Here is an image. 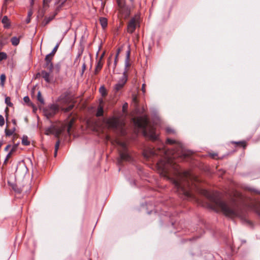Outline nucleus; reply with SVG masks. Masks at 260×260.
<instances>
[{"label":"nucleus","mask_w":260,"mask_h":260,"mask_svg":"<svg viewBox=\"0 0 260 260\" xmlns=\"http://www.w3.org/2000/svg\"><path fill=\"white\" fill-rule=\"evenodd\" d=\"M167 143L174 146L172 156L169 157L166 154L165 158L158 161L157 167L158 172L161 175L170 180L176 191L183 194L185 197H190L189 183L186 180L189 175V173L185 172L183 177H182L178 165L173 160L176 156L185 155L183 145L181 142L170 138L167 139Z\"/></svg>","instance_id":"1"},{"label":"nucleus","mask_w":260,"mask_h":260,"mask_svg":"<svg viewBox=\"0 0 260 260\" xmlns=\"http://www.w3.org/2000/svg\"><path fill=\"white\" fill-rule=\"evenodd\" d=\"M203 194L209 200L210 208L216 212L221 211L225 216L231 218L241 216V203L243 199L239 192L235 193V197L231 199L230 203L223 201L217 192L205 190Z\"/></svg>","instance_id":"2"},{"label":"nucleus","mask_w":260,"mask_h":260,"mask_svg":"<svg viewBox=\"0 0 260 260\" xmlns=\"http://www.w3.org/2000/svg\"><path fill=\"white\" fill-rule=\"evenodd\" d=\"M134 122L136 126L143 130L144 135L145 136L149 135L150 138L154 141L157 140L158 136L154 132L153 129H151L149 131V134L147 133V126L149 124V121L146 117H140L135 118L134 119Z\"/></svg>","instance_id":"3"},{"label":"nucleus","mask_w":260,"mask_h":260,"mask_svg":"<svg viewBox=\"0 0 260 260\" xmlns=\"http://www.w3.org/2000/svg\"><path fill=\"white\" fill-rule=\"evenodd\" d=\"M117 144L119 146V153L120 158L118 161L120 164L122 160L130 161L132 160V156L129 152L127 144L125 142L118 141Z\"/></svg>","instance_id":"4"},{"label":"nucleus","mask_w":260,"mask_h":260,"mask_svg":"<svg viewBox=\"0 0 260 260\" xmlns=\"http://www.w3.org/2000/svg\"><path fill=\"white\" fill-rule=\"evenodd\" d=\"M108 126L114 129H122L124 126V122L121 119L117 117H112L108 118L106 122Z\"/></svg>","instance_id":"5"},{"label":"nucleus","mask_w":260,"mask_h":260,"mask_svg":"<svg viewBox=\"0 0 260 260\" xmlns=\"http://www.w3.org/2000/svg\"><path fill=\"white\" fill-rule=\"evenodd\" d=\"M58 109V105L56 104L50 105L44 110L45 115L48 118H50L57 113Z\"/></svg>","instance_id":"6"},{"label":"nucleus","mask_w":260,"mask_h":260,"mask_svg":"<svg viewBox=\"0 0 260 260\" xmlns=\"http://www.w3.org/2000/svg\"><path fill=\"white\" fill-rule=\"evenodd\" d=\"M161 148H159L158 150H156L153 148H147L145 149L143 152V156L147 159H149L152 157L159 155Z\"/></svg>","instance_id":"7"},{"label":"nucleus","mask_w":260,"mask_h":260,"mask_svg":"<svg viewBox=\"0 0 260 260\" xmlns=\"http://www.w3.org/2000/svg\"><path fill=\"white\" fill-rule=\"evenodd\" d=\"M119 13V17L121 18H127L131 13V10L128 6L125 5L117 9Z\"/></svg>","instance_id":"8"},{"label":"nucleus","mask_w":260,"mask_h":260,"mask_svg":"<svg viewBox=\"0 0 260 260\" xmlns=\"http://www.w3.org/2000/svg\"><path fill=\"white\" fill-rule=\"evenodd\" d=\"M127 80V75H125V73H123V75L121 78L118 81V82L115 84L114 87V90L115 92H118L121 89L123 88Z\"/></svg>","instance_id":"9"},{"label":"nucleus","mask_w":260,"mask_h":260,"mask_svg":"<svg viewBox=\"0 0 260 260\" xmlns=\"http://www.w3.org/2000/svg\"><path fill=\"white\" fill-rule=\"evenodd\" d=\"M53 58L46 55L45 58V63L44 65V68L46 69L50 72H52L53 70V64L52 62Z\"/></svg>","instance_id":"10"},{"label":"nucleus","mask_w":260,"mask_h":260,"mask_svg":"<svg viewBox=\"0 0 260 260\" xmlns=\"http://www.w3.org/2000/svg\"><path fill=\"white\" fill-rule=\"evenodd\" d=\"M52 72H48L43 70L40 73L41 76L45 80L47 83H50L53 79V76L51 75Z\"/></svg>","instance_id":"11"},{"label":"nucleus","mask_w":260,"mask_h":260,"mask_svg":"<svg viewBox=\"0 0 260 260\" xmlns=\"http://www.w3.org/2000/svg\"><path fill=\"white\" fill-rule=\"evenodd\" d=\"M136 29V19L133 18L131 19L127 25V31L132 34Z\"/></svg>","instance_id":"12"},{"label":"nucleus","mask_w":260,"mask_h":260,"mask_svg":"<svg viewBox=\"0 0 260 260\" xmlns=\"http://www.w3.org/2000/svg\"><path fill=\"white\" fill-rule=\"evenodd\" d=\"M130 53H131L130 50L128 49L126 51V58L125 60V69H124V71L123 72V73H125V75H127V73L128 71V69H129V67L131 66V63L129 61Z\"/></svg>","instance_id":"13"},{"label":"nucleus","mask_w":260,"mask_h":260,"mask_svg":"<svg viewBox=\"0 0 260 260\" xmlns=\"http://www.w3.org/2000/svg\"><path fill=\"white\" fill-rule=\"evenodd\" d=\"M58 102L60 103V105H61V107H63L64 105L69 103L70 100L67 95H61L58 98Z\"/></svg>","instance_id":"14"},{"label":"nucleus","mask_w":260,"mask_h":260,"mask_svg":"<svg viewBox=\"0 0 260 260\" xmlns=\"http://www.w3.org/2000/svg\"><path fill=\"white\" fill-rule=\"evenodd\" d=\"M2 23L3 24L5 28H9L11 26L10 20L7 16H4L3 17Z\"/></svg>","instance_id":"15"},{"label":"nucleus","mask_w":260,"mask_h":260,"mask_svg":"<svg viewBox=\"0 0 260 260\" xmlns=\"http://www.w3.org/2000/svg\"><path fill=\"white\" fill-rule=\"evenodd\" d=\"M103 66L102 61L98 60L96 62L95 68V74H97L102 69Z\"/></svg>","instance_id":"16"},{"label":"nucleus","mask_w":260,"mask_h":260,"mask_svg":"<svg viewBox=\"0 0 260 260\" xmlns=\"http://www.w3.org/2000/svg\"><path fill=\"white\" fill-rule=\"evenodd\" d=\"M65 127L56 128L54 127V131L53 135L57 138H58L59 136L61 134Z\"/></svg>","instance_id":"17"},{"label":"nucleus","mask_w":260,"mask_h":260,"mask_svg":"<svg viewBox=\"0 0 260 260\" xmlns=\"http://www.w3.org/2000/svg\"><path fill=\"white\" fill-rule=\"evenodd\" d=\"M11 42L13 46H17L20 42V38L13 37L11 38Z\"/></svg>","instance_id":"18"},{"label":"nucleus","mask_w":260,"mask_h":260,"mask_svg":"<svg viewBox=\"0 0 260 260\" xmlns=\"http://www.w3.org/2000/svg\"><path fill=\"white\" fill-rule=\"evenodd\" d=\"M74 107V105L73 104H71L70 105H69L67 107H60L61 109V110L63 111L64 112H69L71 110H72Z\"/></svg>","instance_id":"19"},{"label":"nucleus","mask_w":260,"mask_h":260,"mask_svg":"<svg viewBox=\"0 0 260 260\" xmlns=\"http://www.w3.org/2000/svg\"><path fill=\"white\" fill-rule=\"evenodd\" d=\"M100 22L103 28L107 26V19L105 17H102L100 19Z\"/></svg>","instance_id":"20"},{"label":"nucleus","mask_w":260,"mask_h":260,"mask_svg":"<svg viewBox=\"0 0 260 260\" xmlns=\"http://www.w3.org/2000/svg\"><path fill=\"white\" fill-rule=\"evenodd\" d=\"M99 92L103 97H105L107 94V91L106 88L104 86L100 87L99 89Z\"/></svg>","instance_id":"21"},{"label":"nucleus","mask_w":260,"mask_h":260,"mask_svg":"<svg viewBox=\"0 0 260 260\" xmlns=\"http://www.w3.org/2000/svg\"><path fill=\"white\" fill-rule=\"evenodd\" d=\"M74 120L73 119H71L70 122L68 123V125L67 126V132H68V134L69 135H70L71 134V129L73 126V123H74Z\"/></svg>","instance_id":"22"},{"label":"nucleus","mask_w":260,"mask_h":260,"mask_svg":"<svg viewBox=\"0 0 260 260\" xmlns=\"http://www.w3.org/2000/svg\"><path fill=\"white\" fill-rule=\"evenodd\" d=\"M59 45V43H57L56 45V46L54 47L53 49L52 50V52L51 53H50L49 54H47V55H49L50 57L53 58L58 49Z\"/></svg>","instance_id":"23"},{"label":"nucleus","mask_w":260,"mask_h":260,"mask_svg":"<svg viewBox=\"0 0 260 260\" xmlns=\"http://www.w3.org/2000/svg\"><path fill=\"white\" fill-rule=\"evenodd\" d=\"M22 144L24 146H28L30 144V142L26 136H23L22 138Z\"/></svg>","instance_id":"24"},{"label":"nucleus","mask_w":260,"mask_h":260,"mask_svg":"<svg viewBox=\"0 0 260 260\" xmlns=\"http://www.w3.org/2000/svg\"><path fill=\"white\" fill-rule=\"evenodd\" d=\"M103 113H104L103 108L101 106H99L97 109L96 116L97 117L102 116L103 115Z\"/></svg>","instance_id":"25"},{"label":"nucleus","mask_w":260,"mask_h":260,"mask_svg":"<svg viewBox=\"0 0 260 260\" xmlns=\"http://www.w3.org/2000/svg\"><path fill=\"white\" fill-rule=\"evenodd\" d=\"M54 132V126H51L46 129L45 133L46 135H49L50 134H53V133Z\"/></svg>","instance_id":"26"},{"label":"nucleus","mask_w":260,"mask_h":260,"mask_svg":"<svg viewBox=\"0 0 260 260\" xmlns=\"http://www.w3.org/2000/svg\"><path fill=\"white\" fill-rule=\"evenodd\" d=\"M15 130H16L15 127H14L12 129L6 128V129H5L6 135L7 136H12L15 132Z\"/></svg>","instance_id":"27"},{"label":"nucleus","mask_w":260,"mask_h":260,"mask_svg":"<svg viewBox=\"0 0 260 260\" xmlns=\"http://www.w3.org/2000/svg\"><path fill=\"white\" fill-rule=\"evenodd\" d=\"M12 1H13V0H4V3L3 5V7H2V11H3L4 10L6 11V10L7 9L8 4Z\"/></svg>","instance_id":"28"},{"label":"nucleus","mask_w":260,"mask_h":260,"mask_svg":"<svg viewBox=\"0 0 260 260\" xmlns=\"http://www.w3.org/2000/svg\"><path fill=\"white\" fill-rule=\"evenodd\" d=\"M116 2L117 4L118 8L126 5L125 0H116Z\"/></svg>","instance_id":"29"},{"label":"nucleus","mask_w":260,"mask_h":260,"mask_svg":"<svg viewBox=\"0 0 260 260\" xmlns=\"http://www.w3.org/2000/svg\"><path fill=\"white\" fill-rule=\"evenodd\" d=\"M37 100L41 104H43L44 103V101L43 98L42 97L41 92L40 91L38 92Z\"/></svg>","instance_id":"30"},{"label":"nucleus","mask_w":260,"mask_h":260,"mask_svg":"<svg viewBox=\"0 0 260 260\" xmlns=\"http://www.w3.org/2000/svg\"><path fill=\"white\" fill-rule=\"evenodd\" d=\"M8 57L7 54L4 52H0V61L6 59Z\"/></svg>","instance_id":"31"},{"label":"nucleus","mask_w":260,"mask_h":260,"mask_svg":"<svg viewBox=\"0 0 260 260\" xmlns=\"http://www.w3.org/2000/svg\"><path fill=\"white\" fill-rule=\"evenodd\" d=\"M6 76L5 74H3L0 76V79H1V85L3 86L5 84V82L6 81Z\"/></svg>","instance_id":"32"},{"label":"nucleus","mask_w":260,"mask_h":260,"mask_svg":"<svg viewBox=\"0 0 260 260\" xmlns=\"http://www.w3.org/2000/svg\"><path fill=\"white\" fill-rule=\"evenodd\" d=\"M5 103L9 107L13 106V104L11 102V98L9 96L5 98Z\"/></svg>","instance_id":"33"},{"label":"nucleus","mask_w":260,"mask_h":260,"mask_svg":"<svg viewBox=\"0 0 260 260\" xmlns=\"http://www.w3.org/2000/svg\"><path fill=\"white\" fill-rule=\"evenodd\" d=\"M7 43L6 40L5 38H2L0 40V50L2 49L4 46Z\"/></svg>","instance_id":"34"},{"label":"nucleus","mask_w":260,"mask_h":260,"mask_svg":"<svg viewBox=\"0 0 260 260\" xmlns=\"http://www.w3.org/2000/svg\"><path fill=\"white\" fill-rule=\"evenodd\" d=\"M59 144H60V141L59 139H58V140L56 142L55 145V152H54L55 156H56L57 154V152L58 149L59 148Z\"/></svg>","instance_id":"35"},{"label":"nucleus","mask_w":260,"mask_h":260,"mask_svg":"<svg viewBox=\"0 0 260 260\" xmlns=\"http://www.w3.org/2000/svg\"><path fill=\"white\" fill-rule=\"evenodd\" d=\"M5 124V119L4 117L0 115V126H3Z\"/></svg>","instance_id":"36"},{"label":"nucleus","mask_w":260,"mask_h":260,"mask_svg":"<svg viewBox=\"0 0 260 260\" xmlns=\"http://www.w3.org/2000/svg\"><path fill=\"white\" fill-rule=\"evenodd\" d=\"M112 56H110L108 59L107 64L108 67H112L113 68V64L111 62Z\"/></svg>","instance_id":"37"},{"label":"nucleus","mask_w":260,"mask_h":260,"mask_svg":"<svg viewBox=\"0 0 260 260\" xmlns=\"http://www.w3.org/2000/svg\"><path fill=\"white\" fill-rule=\"evenodd\" d=\"M117 61H118V56H115V59H114V62L113 64V69H115V68L116 67Z\"/></svg>","instance_id":"38"},{"label":"nucleus","mask_w":260,"mask_h":260,"mask_svg":"<svg viewBox=\"0 0 260 260\" xmlns=\"http://www.w3.org/2000/svg\"><path fill=\"white\" fill-rule=\"evenodd\" d=\"M166 131H167V132L169 134L175 133L174 130L170 127L167 128Z\"/></svg>","instance_id":"39"},{"label":"nucleus","mask_w":260,"mask_h":260,"mask_svg":"<svg viewBox=\"0 0 260 260\" xmlns=\"http://www.w3.org/2000/svg\"><path fill=\"white\" fill-rule=\"evenodd\" d=\"M237 144H240L241 146L245 148L246 147V143L245 142H236Z\"/></svg>","instance_id":"40"},{"label":"nucleus","mask_w":260,"mask_h":260,"mask_svg":"<svg viewBox=\"0 0 260 260\" xmlns=\"http://www.w3.org/2000/svg\"><path fill=\"white\" fill-rule=\"evenodd\" d=\"M127 107H128V104L127 103H125L123 104V107H122L123 112L127 108Z\"/></svg>","instance_id":"41"},{"label":"nucleus","mask_w":260,"mask_h":260,"mask_svg":"<svg viewBox=\"0 0 260 260\" xmlns=\"http://www.w3.org/2000/svg\"><path fill=\"white\" fill-rule=\"evenodd\" d=\"M210 155L211 157L213 158H215L216 156H217V153H210Z\"/></svg>","instance_id":"42"},{"label":"nucleus","mask_w":260,"mask_h":260,"mask_svg":"<svg viewBox=\"0 0 260 260\" xmlns=\"http://www.w3.org/2000/svg\"><path fill=\"white\" fill-rule=\"evenodd\" d=\"M145 84H143L142 86V90L144 93L145 92Z\"/></svg>","instance_id":"43"},{"label":"nucleus","mask_w":260,"mask_h":260,"mask_svg":"<svg viewBox=\"0 0 260 260\" xmlns=\"http://www.w3.org/2000/svg\"><path fill=\"white\" fill-rule=\"evenodd\" d=\"M11 155H12V153L10 152H9L6 157V158H7V159H9L11 157Z\"/></svg>","instance_id":"44"},{"label":"nucleus","mask_w":260,"mask_h":260,"mask_svg":"<svg viewBox=\"0 0 260 260\" xmlns=\"http://www.w3.org/2000/svg\"><path fill=\"white\" fill-rule=\"evenodd\" d=\"M16 147L17 146H13L12 149L11 150L10 152L12 153L13 152H14L16 149Z\"/></svg>","instance_id":"45"},{"label":"nucleus","mask_w":260,"mask_h":260,"mask_svg":"<svg viewBox=\"0 0 260 260\" xmlns=\"http://www.w3.org/2000/svg\"><path fill=\"white\" fill-rule=\"evenodd\" d=\"M23 99L24 102L26 103L28 102L29 101V99L28 96H25Z\"/></svg>","instance_id":"46"},{"label":"nucleus","mask_w":260,"mask_h":260,"mask_svg":"<svg viewBox=\"0 0 260 260\" xmlns=\"http://www.w3.org/2000/svg\"><path fill=\"white\" fill-rule=\"evenodd\" d=\"M29 1H30V5L32 7L34 4L35 0H29Z\"/></svg>","instance_id":"47"},{"label":"nucleus","mask_w":260,"mask_h":260,"mask_svg":"<svg viewBox=\"0 0 260 260\" xmlns=\"http://www.w3.org/2000/svg\"><path fill=\"white\" fill-rule=\"evenodd\" d=\"M104 56V53H103L98 60L102 61L103 58Z\"/></svg>","instance_id":"48"},{"label":"nucleus","mask_w":260,"mask_h":260,"mask_svg":"<svg viewBox=\"0 0 260 260\" xmlns=\"http://www.w3.org/2000/svg\"><path fill=\"white\" fill-rule=\"evenodd\" d=\"M56 68L57 69V71L58 72L59 71V70H60V66L59 64H57L56 66Z\"/></svg>","instance_id":"49"},{"label":"nucleus","mask_w":260,"mask_h":260,"mask_svg":"<svg viewBox=\"0 0 260 260\" xmlns=\"http://www.w3.org/2000/svg\"><path fill=\"white\" fill-rule=\"evenodd\" d=\"M120 49L119 48V49H117V53H116V56H118V55H119V53H120Z\"/></svg>","instance_id":"50"},{"label":"nucleus","mask_w":260,"mask_h":260,"mask_svg":"<svg viewBox=\"0 0 260 260\" xmlns=\"http://www.w3.org/2000/svg\"><path fill=\"white\" fill-rule=\"evenodd\" d=\"M12 122L13 123V124H14L15 125H16V120L15 119H12Z\"/></svg>","instance_id":"51"},{"label":"nucleus","mask_w":260,"mask_h":260,"mask_svg":"<svg viewBox=\"0 0 260 260\" xmlns=\"http://www.w3.org/2000/svg\"><path fill=\"white\" fill-rule=\"evenodd\" d=\"M10 147V145H7V146L5 147V151H8V149H9V148Z\"/></svg>","instance_id":"52"},{"label":"nucleus","mask_w":260,"mask_h":260,"mask_svg":"<svg viewBox=\"0 0 260 260\" xmlns=\"http://www.w3.org/2000/svg\"><path fill=\"white\" fill-rule=\"evenodd\" d=\"M8 160V159H7V158H6L5 160H4V164H6Z\"/></svg>","instance_id":"53"},{"label":"nucleus","mask_w":260,"mask_h":260,"mask_svg":"<svg viewBox=\"0 0 260 260\" xmlns=\"http://www.w3.org/2000/svg\"><path fill=\"white\" fill-rule=\"evenodd\" d=\"M85 68V64H83V68Z\"/></svg>","instance_id":"54"},{"label":"nucleus","mask_w":260,"mask_h":260,"mask_svg":"<svg viewBox=\"0 0 260 260\" xmlns=\"http://www.w3.org/2000/svg\"><path fill=\"white\" fill-rule=\"evenodd\" d=\"M131 2H133L134 0H129Z\"/></svg>","instance_id":"55"},{"label":"nucleus","mask_w":260,"mask_h":260,"mask_svg":"<svg viewBox=\"0 0 260 260\" xmlns=\"http://www.w3.org/2000/svg\"><path fill=\"white\" fill-rule=\"evenodd\" d=\"M7 110H8V108H6V111H7Z\"/></svg>","instance_id":"56"},{"label":"nucleus","mask_w":260,"mask_h":260,"mask_svg":"<svg viewBox=\"0 0 260 260\" xmlns=\"http://www.w3.org/2000/svg\"><path fill=\"white\" fill-rule=\"evenodd\" d=\"M259 193H260V192H259Z\"/></svg>","instance_id":"57"}]
</instances>
